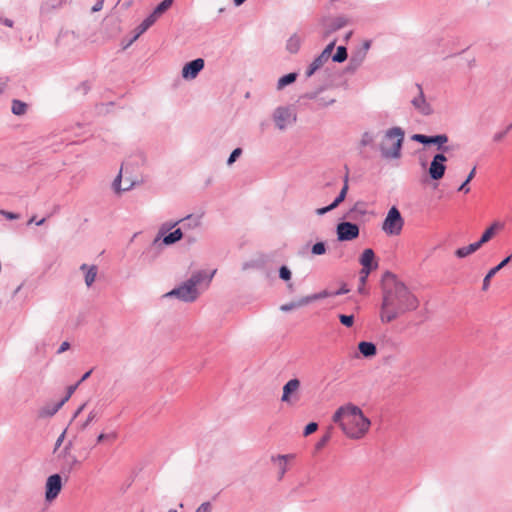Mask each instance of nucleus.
Masks as SVG:
<instances>
[{
    "instance_id": "f257e3e1",
    "label": "nucleus",
    "mask_w": 512,
    "mask_h": 512,
    "mask_svg": "<svg viewBox=\"0 0 512 512\" xmlns=\"http://www.w3.org/2000/svg\"><path fill=\"white\" fill-rule=\"evenodd\" d=\"M419 306L418 298L402 282L393 280L383 287L379 318L383 324L391 323L401 315L414 311Z\"/></svg>"
},
{
    "instance_id": "f03ea898",
    "label": "nucleus",
    "mask_w": 512,
    "mask_h": 512,
    "mask_svg": "<svg viewBox=\"0 0 512 512\" xmlns=\"http://www.w3.org/2000/svg\"><path fill=\"white\" fill-rule=\"evenodd\" d=\"M333 422L338 424L350 439H362L369 431L371 421L362 410L354 404L339 407L333 415Z\"/></svg>"
},
{
    "instance_id": "7ed1b4c3",
    "label": "nucleus",
    "mask_w": 512,
    "mask_h": 512,
    "mask_svg": "<svg viewBox=\"0 0 512 512\" xmlns=\"http://www.w3.org/2000/svg\"><path fill=\"white\" fill-rule=\"evenodd\" d=\"M215 273L216 270L211 273L203 270L197 271L182 285L166 293L165 297H176L184 302H193L199 296V287H208Z\"/></svg>"
},
{
    "instance_id": "20e7f679",
    "label": "nucleus",
    "mask_w": 512,
    "mask_h": 512,
    "mask_svg": "<svg viewBox=\"0 0 512 512\" xmlns=\"http://www.w3.org/2000/svg\"><path fill=\"white\" fill-rule=\"evenodd\" d=\"M404 140V132L399 127H393L385 133L381 143V153L385 158H398Z\"/></svg>"
},
{
    "instance_id": "39448f33",
    "label": "nucleus",
    "mask_w": 512,
    "mask_h": 512,
    "mask_svg": "<svg viewBox=\"0 0 512 512\" xmlns=\"http://www.w3.org/2000/svg\"><path fill=\"white\" fill-rule=\"evenodd\" d=\"M272 120L279 131H286L297 121V113L294 107L282 105L276 107L272 112Z\"/></svg>"
},
{
    "instance_id": "423d86ee",
    "label": "nucleus",
    "mask_w": 512,
    "mask_h": 512,
    "mask_svg": "<svg viewBox=\"0 0 512 512\" xmlns=\"http://www.w3.org/2000/svg\"><path fill=\"white\" fill-rule=\"evenodd\" d=\"M404 219L397 207L389 209L383 223L382 230L388 236H398L403 230Z\"/></svg>"
},
{
    "instance_id": "0eeeda50",
    "label": "nucleus",
    "mask_w": 512,
    "mask_h": 512,
    "mask_svg": "<svg viewBox=\"0 0 512 512\" xmlns=\"http://www.w3.org/2000/svg\"><path fill=\"white\" fill-rule=\"evenodd\" d=\"M335 48V41L329 43L321 54L314 59L311 64H326L329 60L333 62L341 63L347 59V49L344 46H339L335 54L333 50Z\"/></svg>"
},
{
    "instance_id": "6e6552de",
    "label": "nucleus",
    "mask_w": 512,
    "mask_h": 512,
    "mask_svg": "<svg viewBox=\"0 0 512 512\" xmlns=\"http://www.w3.org/2000/svg\"><path fill=\"white\" fill-rule=\"evenodd\" d=\"M178 224H181L182 230H193L200 226L201 219L199 216L189 215L173 223H164L159 229V234L167 233Z\"/></svg>"
},
{
    "instance_id": "1a4fd4ad",
    "label": "nucleus",
    "mask_w": 512,
    "mask_h": 512,
    "mask_svg": "<svg viewBox=\"0 0 512 512\" xmlns=\"http://www.w3.org/2000/svg\"><path fill=\"white\" fill-rule=\"evenodd\" d=\"M300 380L297 378L290 379L284 386L283 392L281 396V401L288 405H293L296 401L299 400V388H300Z\"/></svg>"
},
{
    "instance_id": "9d476101",
    "label": "nucleus",
    "mask_w": 512,
    "mask_h": 512,
    "mask_svg": "<svg viewBox=\"0 0 512 512\" xmlns=\"http://www.w3.org/2000/svg\"><path fill=\"white\" fill-rule=\"evenodd\" d=\"M447 157L443 153L436 154L428 169L429 176L432 180H440L443 178L446 171V163Z\"/></svg>"
},
{
    "instance_id": "9b49d317",
    "label": "nucleus",
    "mask_w": 512,
    "mask_h": 512,
    "mask_svg": "<svg viewBox=\"0 0 512 512\" xmlns=\"http://www.w3.org/2000/svg\"><path fill=\"white\" fill-rule=\"evenodd\" d=\"M62 489V480L59 474L49 476L45 484V499L48 502L57 498Z\"/></svg>"
},
{
    "instance_id": "f8f14e48",
    "label": "nucleus",
    "mask_w": 512,
    "mask_h": 512,
    "mask_svg": "<svg viewBox=\"0 0 512 512\" xmlns=\"http://www.w3.org/2000/svg\"><path fill=\"white\" fill-rule=\"evenodd\" d=\"M336 232L339 241H350L358 237L359 227L355 223L341 222L337 225Z\"/></svg>"
},
{
    "instance_id": "ddd939ff",
    "label": "nucleus",
    "mask_w": 512,
    "mask_h": 512,
    "mask_svg": "<svg viewBox=\"0 0 512 512\" xmlns=\"http://www.w3.org/2000/svg\"><path fill=\"white\" fill-rule=\"evenodd\" d=\"M412 139L424 145L435 144L439 150L446 151L447 148L443 147L448 142V136L446 134H438L435 136H427L424 134H415Z\"/></svg>"
},
{
    "instance_id": "4468645a",
    "label": "nucleus",
    "mask_w": 512,
    "mask_h": 512,
    "mask_svg": "<svg viewBox=\"0 0 512 512\" xmlns=\"http://www.w3.org/2000/svg\"><path fill=\"white\" fill-rule=\"evenodd\" d=\"M303 98L312 100L316 108H325L336 101L335 97L323 94L322 89L307 92L303 95Z\"/></svg>"
},
{
    "instance_id": "2eb2a0df",
    "label": "nucleus",
    "mask_w": 512,
    "mask_h": 512,
    "mask_svg": "<svg viewBox=\"0 0 512 512\" xmlns=\"http://www.w3.org/2000/svg\"><path fill=\"white\" fill-rule=\"evenodd\" d=\"M59 457L62 459L63 470L67 472H71L75 466L80 464L77 457L71 452V444L63 448Z\"/></svg>"
},
{
    "instance_id": "dca6fc26",
    "label": "nucleus",
    "mask_w": 512,
    "mask_h": 512,
    "mask_svg": "<svg viewBox=\"0 0 512 512\" xmlns=\"http://www.w3.org/2000/svg\"><path fill=\"white\" fill-rule=\"evenodd\" d=\"M418 95L411 100L413 107L423 115H430L432 113L431 105L426 101L420 85H416Z\"/></svg>"
},
{
    "instance_id": "f3484780",
    "label": "nucleus",
    "mask_w": 512,
    "mask_h": 512,
    "mask_svg": "<svg viewBox=\"0 0 512 512\" xmlns=\"http://www.w3.org/2000/svg\"><path fill=\"white\" fill-rule=\"evenodd\" d=\"M347 191H348V178L346 177L344 186L342 187L339 195L335 198V200L330 205H328L326 207L316 209V214L321 216V215H324L327 212L335 209L341 202L344 201V199L347 195Z\"/></svg>"
},
{
    "instance_id": "a211bd4d",
    "label": "nucleus",
    "mask_w": 512,
    "mask_h": 512,
    "mask_svg": "<svg viewBox=\"0 0 512 512\" xmlns=\"http://www.w3.org/2000/svg\"><path fill=\"white\" fill-rule=\"evenodd\" d=\"M294 457V454L272 456L271 460L278 468L279 479L283 478L288 470V462L294 459Z\"/></svg>"
},
{
    "instance_id": "6ab92c4d",
    "label": "nucleus",
    "mask_w": 512,
    "mask_h": 512,
    "mask_svg": "<svg viewBox=\"0 0 512 512\" xmlns=\"http://www.w3.org/2000/svg\"><path fill=\"white\" fill-rule=\"evenodd\" d=\"M163 234L162 243L166 246L172 245L178 241H180L183 237V231L181 228L175 229L173 232L165 235ZM162 235L158 233V236L153 241V246L158 243V241L161 239Z\"/></svg>"
},
{
    "instance_id": "aec40b11",
    "label": "nucleus",
    "mask_w": 512,
    "mask_h": 512,
    "mask_svg": "<svg viewBox=\"0 0 512 512\" xmlns=\"http://www.w3.org/2000/svg\"><path fill=\"white\" fill-rule=\"evenodd\" d=\"M80 270L84 273V281L87 287H91L96 280L98 268L96 265L82 264Z\"/></svg>"
},
{
    "instance_id": "412c9836",
    "label": "nucleus",
    "mask_w": 512,
    "mask_h": 512,
    "mask_svg": "<svg viewBox=\"0 0 512 512\" xmlns=\"http://www.w3.org/2000/svg\"><path fill=\"white\" fill-rule=\"evenodd\" d=\"M374 258V251L370 248L365 249L360 257V264L362 265V268H368L371 270L376 269L378 264L374 261Z\"/></svg>"
},
{
    "instance_id": "4be33fe9",
    "label": "nucleus",
    "mask_w": 512,
    "mask_h": 512,
    "mask_svg": "<svg viewBox=\"0 0 512 512\" xmlns=\"http://www.w3.org/2000/svg\"><path fill=\"white\" fill-rule=\"evenodd\" d=\"M502 227V225L499 222L493 223L489 228H487L484 233L482 234L481 238L477 241L480 246L488 242L496 233L497 230H499Z\"/></svg>"
},
{
    "instance_id": "5701e85b",
    "label": "nucleus",
    "mask_w": 512,
    "mask_h": 512,
    "mask_svg": "<svg viewBox=\"0 0 512 512\" xmlns=\"http://www.w3.org/2000/svg\"><path fill=\"white\" fill-rule=\"evenodd\" d=\"M302 43V37L295 33L293 34L286 43V49L290 53H297Z\"/></svg>"
},
{
    "instance_id": "b1692460",
    "label": "nucleus",
    "mask_w": 512,
    "mask_h": 512,
    "mask_svg": "<svg viewBox=\"0 0 512 512\" xmlns=\"http://www.w3.org/2000/svg\"><path fill=\"white\" fill-rule=\"evenodd\" d=\"M358 349L364 357H373L377 353L376 346L372 342L362 341L359 343Z\"/></svg>"
},
{
    "instance_id": "393cba45",
    "label": "nucleus",
    "mask_w": 512,
    "mask_h": 512,
    "mask_svg": "<svg viewBox=\"0 0 512 512\" xmlns=\"http://www.w3.org/2000/svg\"><path fill=\"white\" fill-rule=\"evenodd\" d=\"M157 17L151 13L149 16H147L136 28L137 34L135 35V39L140 36L142 33H144L148 28H150L156 21Z\"/></svg>"
},
{
    "instance_id": "a878e982",
    "label": "nucleus",
    "mask_w": 512,
    "mask_h": 512,
    "mask_svg": "<svg viewBox=\"0 0 512 512\" xmlns=\"http://www.w3.org/2000/svg\"><path fill=\"white\" fill-rule=\"evenodd\" d=\"M480 247L481 246L479 245L478 242H474V243L469 244L468 246L458 248L455 251V255L458 258H465V257L471 255L472 253L476 252L478 249H480Z\"/></svg>"
},
{
    "instance_id": "bb28decb",
    "label": "nucleus",
    "mask_w": 512,
    "mask_h": 512,
    "mask_svg": "<svg viewBox=\"0 0 512 512\" xmlns=\"http://www.w3.org/2000/svg\"><path fill=\"white\" fill-rule=\"evenodd\" d=\"M204 66H184L182 70V77L186 80L194 79Z\"/></svg>"
},
{
    "instance_id": "cd10ccee",
    "label": "nucleus",
    "mask_w": 512,
    "mask_h": 512,
    "mask_svg": "<svg viewBox=\"0 0 512 512\" xmlns=\"http://www.w3.org/2000/svg\"><path fill=\"white\" fill-rule=\"evenodd\" d=\"M371 45L370 41H365L361 48H359L352 56L353 62H362L365 59L366 53Z\"/></svg>"
},
{
    "instance_id": "c85d7f7f",
    "label": "nucleus",
    "mask_w": 512,
    "mask_h": 512,
    "mask_svg": "<svg viewBox=\"0 0 512 512\" xmlns=\"http://www.w3.org/2000/svg\"><path fill=\"white\" fill-rule=\"evenodd\" d=\"M328 297H333V292L332 291H328V290H323V291H320L318 293L305 296L303 302L309 304V303H311L313 301L324 299V298H328Z\"/></svg>"
},
{
    "instance_id": "c756f323",
    "label": "nucleus",
    "mask_w": 512,
    "mask_h": 512,
    "mask_svg": "<svg viewBox=\"0 0 512 512\" xmlns=\"http://www.w3.org/2000/svg\"><path fill=\"white\" fill-rule=\"evenodd\" d=\"M297 78V73H289L280 77L277 81V89L282 90L287 85L292 84Z\"/></svg>"
},
{
    "instance_id": "7c9ffc66",
    "label": "nucleus",
    "mask_w": 512,
    "mask_h": 512,
    "mask_svg": "<svg viewBox=\"0 0 512 512\" xmlns=\"http://www.w3.org/2000/svg\"><path fill=\"white\" fill-rule=\"evenodd\" d=\"M11 110H12V113L14 115H17V116H22L26 113L27 111V104L20 101V100H17V99H14L12 101V107H11Z\"/></svg>"
},
{
    "instance_id": "2f4dec72",
    "label": "nucleus",
    "mask_w": 512,
    "mask_h": 512,
    "mask_svg": "<svg viewBox=\"0 0 512 512\" xmlns=\"http://www.w3.org/2000/svg\"><path fill=\"white\" fill-rule=\"evenodd\" d=\"M63 404H64V401H60V402L54 404L53 406H48V407L42 408L40 411V416L41 417L53 416L54 414H56L58 412V410L62 407Z\"/></svg>"
},
{
    "instance_id": "473e14b6",
    "label": "nucleus",
    "mask_w": 512,
    "mask_h": 512,
    "mask_svg": "<svg viewBox=\"0 0 512 512\" xmlns=\"http://www.w3.org/2000/svg\"><path fill=\"white\" fill-rule=\"evenodd\" d=\"M173 4V0H163L159 3L155 9L153 10V14L159 18L163 13H165Z\"/></svg>"
},
{
    "instance_id": "72a5a7b5",
    "label": "nucleus",
    "mask_w": 512,
    "mask_h": 512,
    "mask_svg": "<svg viewBox=\"0 0 512 512\" xmlns=\"http://www.w3.org/2000/svg\"><path fill=\"white\" fill-rule=\"evenodd\" d=\"M348 23V19L344 16H338L334 18L330 23V30L331 31H337L344 26H346Z\"/></svg>"
},
{
    "instance_id": "f704fd0d",
    "label": "nucleus",
    "mask_w": 512,
    "mask_h": 512,
    "mask_svg": "<svg viewBox=\"0 0 512 512\" xmlns=\"http://www.w3.org/2000/svg\"><path fill=\"white\" fill-rule=\"evenodd\" d=\"M303 301H304V297L299 299L298 301H293L290 303L283 304V305H281L280 310L283 312H288L293 309L308 305L307 303H304Z\"/></svg>"
},
{
    "instance_id": "c9c22d12",
    "label": "nucleus",
    "mask_w": 512,
    "mask_h": 512,
    "mask_svg": "<svg viewBox=\"0 0 512 512\" xmlns=\"http://www.w3.org/2000/svg\"><path fill=\"white\" fill-rule=\"evenodd\" d=\"M475 173H476V167H473L472 170L470 171V173L468 174L467 178L465 179V181L459 186L458 191H461L464 193H469L470 188H469L468 184L474 178Z\"/></svg>"
},
{
    "instance_id": "e433bc0d",
    "label": "nucleus",
    "mask_w": 512,
    "mask_h": 512,
    "mask_svg": "<svg viewBox=\"0 0 512 512\" xmlns=\"http://www.w3.org/2000/svg\"><path fill=\"white\" fill-rule=\"evenodd\" d=\"M121 182H122V175H121V172L117 175V177L114 179L113 183H112V188L113 190L116 192V193H121L123 191H127L131 188V184L126 186V187H121Z\"/></svg>"
},
{
    "instance_id": "4c0bfd02",
    "label": "nucleus",
    "mask_w": 512,
    "mask_h": 512,
    "mask_svg": "<svg viewBox=\"0 0 512 512\" xmlns=\"http://www.w3.org/2000/svg\"><path fill=\"white\" fill-rule=\"evenodd\" d=\"M100 415L99 410L93 409L89 412L87 419L80 424V429L84 430L91 422L98 419Z\"/></svg>"
},
{
    "instance_id": "58836bf2",
    "label": "nucleus",
    "mask_w": 512,
    "mask_h": 512,
    "mask_svg": "<svg viewBox=\"0 0 512 512\" xmlns=\"http://www.w3.org/2000/svg\"><path fill=\"white\" fill-rule=\"evenodd\" d=\"M498 271L493 267L492 269H490L488 271V273L485 275L484 279H483V284H482V290L483 291H487L490 287V280L491 278H493V276H495V274L497 273Z\"/></svg>"
},
{
    "instance_id": "ea45409f",
    "label": "nucleus",
    "mask_w": 512,
    "mask_h": 512,
    "mask_svg": "<svg viewBox=\"0 0 512 512\" xmlns=\"http://www.w3.org/2000/svg\"><path fill=\"white\" fill-rule=\"evenodd\" d=\"M375 140V136L373 135V133L371 132H364L362 134V137H361V140H360V144L361 146H369L371 145Z\"/></svg>"
},
{
    "instance_id": "a19ab883",
    "label": "nucleus",
    "mask_w": 512,
    "mask_h": 512,
    "mask_svg": "<svg viewBox=\"0 0 512 512\" xmlns=\"http://www.w3.org/2000/svg\"><path fill=\"white\" fill-rule=\"evenodd\" d=\"M313 255H323L326 253V245L324 242H317L311 248Z\"/></svg>"
},
{
    "instance_id": "79ce46f5",
    "label": "nucleus",
    "mask_w": 512,
    "mask_h": 512,
    "mask_svg": "<svg viewBox=\"0 0 512 512\" xmlns=\"http://www.w3.org/2000/svg\"><path fill=\"white\" fill-rule=\"evenodd\" d=\"M117 438V434L115 432H110V433H101L98 435L97 437V443H100V442H103V441H111L113 442L114 440H116Z\"/></svg>"
},
{
    "instance_id": "37998d69",
    "label": "nucleus",
    "mask_w": 512,
    "mask_h": 512,
    "mask_svg": "<svg viewBox=\"0 0 512 512\" xmlns=\"http://www.w3.org/2000/svg\"><path fill=\"white\" fill-rule=\"evenodd\" d=\"M339 320L346 327H352L354 324V316L353 315L340 314Z\"/></svg>"
},
{
    "instance_id": "c03bdc74",
    "label": "nucleus",
    "mask_w": 512,
    "mask_h": 512,
    "mask_svg": "<svg viewBox=\"0 0 512 512\" xmlns=\"http://www.w3.org/2000/svg\"><path fill=\"white\" fill-rule=\"evenodd\" d=\"M292 273L287 266H281L279 269V277L284 281H289L291 279Z\"/></svg>"
},
{
    "instance_id": "a18cd8bd",
    "label": "nucleus",
    "mask_w": 512,
    "mask_h": 512,
    "mask_svg": "<svg viewBox=\"0 0 512 512\" xmlns=\"http://www.w3.org/2000/svg\"><path fill=\"white\" fill-rule=\"evenodd\" d=\"M241 154H242L241 148L234 149L227 160V164L229 166L232 165Z\"/></svg>"
},
{
    "instance_id": "49530a36",
    "label": "nucleus",
    "mask_w": 512,
    "mask_h": 512,
    "mask_svg": "<svg viewBox=\"0 0 512 512\" xmlns=\"http://www.w3.org/2000/svg\"><path fill=\"white\" fill-rule=\"evenodd\" d=\"M371 269H368V268H362L361 271H360V283L365 286L366 284V281H367V278L369 276V274L371 273Z\"/></svg>"
},
{
    "instance_id": "de8ad7c7",
    "label": "nucleus",
    "mask_w": 512,
    "mask_h": 512,
    "mask_svg": "<svg viewBox=\"0 0 512 512\" xmlns=\"http://www.w3.org/2000/svg\"><path fill=\"white\" fill-rule=\"evenodd\" d=\"M318 428V424L315 423V422H311L309 423L308 425H306L305 429H304V436H308L310 434H312L313 432H315Z\"/></svg>"
},
{
    "instance_id": "09e8293b",
    "label": "nucleus",
    "mask_w": 512,
    "mask_h": 512,
    "mask_svg": "<svg viewBox=\"0 0 512 512\" xmlns=\"http://www.w3.org/2000/svg\"><path fill=\"white\" fill-rule=\"evenodd\" d=\"M212 511V504L210 502H204L202 503L195 512H211Z\"/></svg>"
},
{
    "instance_id": "8fccbe9b",
    "label": "nucleus",
    "mask_w": 512,
    "mask_h": 512,
    "mask_svg": "<svg viewBox=\"0 0 512 512\" xmlns=\"http://www.w3.org/2000/svg\"><path fill=\"white\" fill-rule=\"evenodd\" d=\"M0 214L3 215L8 220H16V219H19V217H20L19 214L9 212L6 210H0Z\"/></svg>"
},
{
    "instance_id": "3c124183",
    "label": "nucleus",
    "mask_w": 512,
    "mask_h": 512,
    "mask_svg": "<svg viewBox=\"0 0 512 512\" xmlns=\"http://www.w3.org/2000/svg\"><path fill=\"white\" fill-rule=\"evenodd\" d=\"M511 128H512V123L506 128V130L496 133L494 135V141H496V142L501 141Z\"/></svg>"
},
{
    "instance_id": "603ef678",
    "label": "nucleus",
    "mask_w": 512,
    "mask_h": 512,
    "mask_svg": "<svg viewBox=\"0 0 512 512\" xmlns=\"http://www.w3.org/2000/svg\"><path fill=\"white\" fill-rule=\"evenodd\" d=\"M78 386H79V383L69 386L68 390H67V395L61 401H64V403H65L72 396V394L75 392V390L77 389Z\"/></svg>"
},
{
    "instance_id": "864d4df0",
    "label": "nucleus",
    "mask_w": 512,
    "mask_h": 512,
    "mask_svg": "<svg viewBox=\"0 0 512 512\" xmlns=\"http://www.w3.org/2000/svg\"><path fill=\"white\" fill-rule=\"evenodd\" d=\"M512 259V256H508L506 257L505 259H503L497 266H495L494 268L497 270V271H500L503 267H505Z\"/></svg>"
},
{
    "instance_id": "5fc2aeb1",
    "label": "nucleus",
    "mask_w": 512,
    "mask_h": 512,
    "mask_svg": "<svg viewBox=\"0 0 512 512\" xmlns=\"http://www.w3.org/2000/svg\"><path fill=\"white\" fill-rule=\"evenodd\" d=\"M104 0H97L94 6L92 7V12H98L103 8Z\"/></svg>"
},
{
    "instance_id": "6e6d98bb",
    "label": "nucleus",
    "mask_w": 512,
    "mask_h": 512,
    "mask_svg": "<svg viewBox=\"0 0 512 512\" xmlns=\"http://www.w3.org/2000/svg\"><path fill=\"white\" fill-rule=\"evenodd\" d=\"M69 348H70V343H69V342H67V341H64V342L60 345V347L58 348L57 353H58V354H61V353L65 352V351H67Z\"/></svg>"
},
{
    "instance_id": "4d7b16f0",
    "label": "nucleus",
    "mask_w": 512,
    "mask_h": 512,
    "mask_svg": "<svg viewBox=\"0 0 512 512\" xmlns=\"http://www.w3.org/2000/svg\"><path fill=\"white\" fill-rule=\"evenodd\" d=\"M65 434H66V431H63L60 434V436L57 438L56 443H55V450L58 449L61 446V444L63 443Z\"/></svg>"
},
{
    "instance_id": "13d9d810",
    "label": "nucleus",
    "mask_w": 512,
    "mask_h": 512,
    "mask_svg": "<svg viewBox=\"0 0 512 512\" xmlns=\"http://www.w3.org/2000/svg\"><path fill=\"white\" fill-rule=\"evenodd\" d=\"M320 67L321 66H309V68L306 71V77H311Z\"/></svg>"
},
{
    "instance_id": "bf43d9fd",
    "label": "nucleus",
    "mask_w": 512,
    "mask_h": 512,
    "mask_svg": "<svg viewBox=\"0 0 512 512\" xmlns=\"http://www.w3.org/2000/svg\"><path fill=\"white\" fill-rule=\"evenodd\" d=\"M0 21L7 27H13V21L8 18H0Z\"/></svg>"
},
{
    "instance_id": "052dcab7",
    "label": "nucleus",
    "mask_w": 512,
    "mask_h": 512,
    "mask_svg": "<svg viewBox=\"0 0 512 512\" xmlns=\"http://www.w3.org/2000/svg\"><path fill=\"white\" fill-rule=\"evenodd\" d=\"M347 292H348V289H346L345 287H342V288L338 289L337 291H334L333 292V296L342 295V294H345Z\"/></svg>"
},
{
    "instance_id": "680f3d73",
    "label": "nucleus",
    "mask_w": 512,
    "mask_h": 512,
    "mask_svg": "<svg viewBox=\"0 0 512 512\" xmlns=\"http://www.w3.org/2000/svg\"><path fill=\"white\" fill-rule=\"evenodd\" d=\"M185 64H205L202 58H197L192 61L186 62Z\"/></svg>"
},
{
    "instance_id": "e2e57ef3",
    "label": "nucleus",
    "mask_w": 512,
    "mask_h": 512,
    "mask_svg": "<svg viewBox=\"0 0 512 512\" xmlns=\"http://www.w3.org/2000/svg\"><path fill=\"white\" fill-rule=\"evenodd\" d=\"M33 222H35V223H36V225L40 226V225H42V224L45 222V218H42V219H41V220H39V221H35V217H32V218L29 220L28 224H31V223H33Z\"/></svg>"
},
{
    "instance_id": "0e129e2a",
    "label": "nucleus",
    "mask_w": 512,
    "mask_h": 512,
    "mask_svg": "<svg viewBox=\"0 0 512 512\" xmlns=\"http://www.w3.org/2000/svg\"><path fill=\"white\" fill-rule=\"evenodd\" d=\"M91 373H92V370H90V371L86 372V373L81 377V379H80L77 383H79V384H80V383H82L83 381H85V380H86V379L91 375Z\"/></svg>"
},
{
    "instance_id": "69168bd1",
    "label": "nucleus",
    "mask_w": 512,
    "mask_h": 512,
    "mask_svg": "<svg viewBox=\"0 0 512 512\" xmlns=\"http://www.w3.org/2000/svg\"><path fill=\"white\" fill-rule=\"evenodd\" d=\"M84 407H85V404L81 405V406L77 409V411H76V412H75V414H74V418H76V417H77V416L82 412V410L84 409Z\"/></svg>"
},
{
    "instance_id": "338daca9",
    "label": "nucleus",
    "mask_w": 512,
    "mask_h": 512,
    "mask_svg": "<svg viewBox=\"0 0 512 512\" xmlns=\"http://www.w3.org/2000/svg\"><path fill=\"white\" fill-rule=\"evenodd\" d=\"M236 6L242 5L246 0H233Z\"/></svg>"
},
{
    "instance_id": "774afa93",
    "label": "nucleus",
    "mask_w": 512,
    "mask_h": 512,
    "mask_svg": "<svg viewBox=\"0 0 512 512\" xmlns=\"http://www.w3.org/2000/svg\"><path fill=\"white\" fill-rule=\"evenodd\" d=\"M358 291H359L360 293H364V286H363L361 283H360V286H359V288H358Z\"/></svg>"
}]
</instances>
